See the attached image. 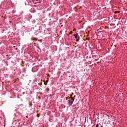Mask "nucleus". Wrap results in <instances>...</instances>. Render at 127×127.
Here are the masks:
<instances>
[{
    "label": "nucleus",
    "mask_w": 127,
    "mask_h": 127,
    "mask_svg": "<svg viewBox=\"0 0 127 127\" xmlns=\"http://www.w3.org/2000/svg\"><path fill=\"white\" fill-rule=\"evenodd\" d=\"M74 100V98H71L70 100H68L67 101L68 105H69V106H72V105H73Z\"/></svg>",
    "instance_id": "f257e3e1"
},
{
    "label": "nucleus",
    "mask_w": 127,
    "mask_h": 127,
    "mask_svg": "<svg viewBox=\"0 0 127 127\" xmlns=\"http://www.w3.org/2000/svg\"><path fill=\"white\" fill-rule=\"evenodd\" d=\"M75 38H79V35H78V33H76L75 35H73Z\"/></svg>",
    "instance_id": "f03ea898"
},
{
    "label": "nucleus",
    "mask_w": 127,
    "mask_h": 127,
    "mask_svg": "<svg viewBox=\"0 0 127 127\" xmlns=\"http://www.w3.org/2000/svg\"><path fill=\"white\" fill-rule=\"evenodd\" d=\"M79 39H80V38H78V39L76 38V42H78L79 41Z\"/></svg>",
    "instance_id": "7ed1b4c3"
},
{
    "label": "nucleus",
    "mask_w": 127,
    "mask_h": 127,
    "mask_svg": "<svg viewBox=\"0 0 127 127\" xmlns=\"http://www.w3.org/2000/svg\"><path fill=\"white\" fill-rule=\"evenodd\" d=\"M72 33H73V32H72V31H70V32H69V34H72Z\"/></svg>",
    "instance_id": "20e7f679"
},
{
    "label": "nucleus",
    "mask_w": 127,
    "mask_h": 127,
    "mask_svg": "<svg viewBox=\"0 0 127 127\" xmlns=\"http://www.w3.org/2000/svg\"><path fill=\"white\" fill-rule=\"evenodd\" d=\"M96 127H99V124L96 125Z\"/></svg>",
    "instance_id": "39448f33"
},
{
    "label": "nucleus",
    "mask_w": 127,
    "mask_h": 127,
    "mask_svg": "<svg viewBox=\"0 0 127 127\" xmlns=\"http://www.w3.org/2000/svg\"><path fill=\"white\" fill-rule=\"evenodd\" d=\"M48 77H50V75L48 74Z\"/></svg>",
    "instance_id": "423d86ee"
},
{
    "label": "nucleus",
    "mask_w": 127,
    "mask_h": 127,
    "mask_svg": "<svg viewBox=\"0 0 127 127\" xmlns=\"http://www.w3.org/2000/svg\"><path fill=\"white\" fill-rule=\"evenodd\" d=\"M103 127V126L101 125V127Z\"/></svg>",
    "instance_id": "0eeeda50"
}]
</instances>
